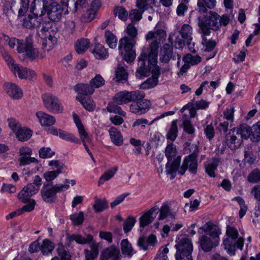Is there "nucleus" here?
<instances>
[{
  "instance_id": "obj_1",
  "label": "nucleus",
  "mask_w": 260,
  "mask_h": 260,
  "mask_svg": "<svg viewBox=\"0 0 260 260\" xmlns=\"http://www.w3.org/2000/svg\"><path fill=\"white\" fill-rule=\"evenodd\" d=\"M158 44L154 42L150 45V50L144 49L138 57V68L136 75L141 78L149 75L151 72L152 78H149L140 85V88L146 89L155 86L158 83L160 74L159 67L157 65Z\"/></svg>"
},
{
  "instance_id": "obj_2",
  "label": "nucleus",
  "mask_w": 260,
  "mask_h": 260,
  "mask_svg": "<svg viewBox=\"0 0 260 260\" xmlns=\"http://www.w3.org/2000/svg\"><path fill=\"white\" fill-rule=\"evenodd\" d=\"M203 230L205 234L200 237V245L203 251L209 252L219 245L221 231L218 226L210 222L204 224Z\"/></svg>"
},
{
  "instance_id": "obj_3",
  "label": "nucleus",
  "mask_w": 260,
  "mask_h": 260,
  "mask_svg": "<svg viewBox=\"0 0 260 260\" xmlns=\"http://www.w3.org/2000/svg\"><path fill=\"white\" fill-rule=\"evenodd\" d=\"M227 237L223 241L224 248L230 255H234L237 249L242 250L244 245V238H238L239 233L234 226L228 225L226 227Z\"/></svg>"
},
{
  "instance_id": "obj_4",
  "label": "nucleus",
  "mask_w": 260,
  "mask_h": 260,
  "mask_svg": "<svg viewBox=\"0 0 260 260\" xmlns=\"http://www.w3.org/2000/svg\"><path fill=\"white\" fill-rule=\"evenodd\" d=\"M1 53L9 69L16 77L29 80L36 77V73L34 71L16 63L9 53L4 50H2Z\"/></svg>"
},
{
  "instance_id": "obj_5",
  "label": "nucleus",
  "mask_w": 260,
  "mask_h": 260,
  "mask_svg": "<svg viewBox=\"0 0 260 260\" xmlns=\"http://www.w3.org/2000/svg\"><path fill=\"white\" fill-rule=\"evenodd\" d=\"M75 180L65 179L63 184H56L51 186L44 185L41 190L42 199L46 203H52L56 198L57 192L67 190L76 184Z\"/></svg>"
},
{
  "instance_id": "obj_6",
  "label": "nucleus",
  "mask_w": 260,
  "mask_h": 260,
  "mask_svg": "<svg viewBox=\"0 0 260 260\" xmlns=\"http://www.w3.org/2000/svg\"><path fill=\"white\" fill-rule=\"evenodd\" d=\"M177 150L176 146L171 143L168 144L165 149V155L168 159L166 165V172L171 175V179L175 177L174 174L178 170L180 164L181 157H176Z\"/></svg>"
},
{
  "instance_id": "obj_7",
  "label": "nucleus",
  "mask_w": 260,
  "mask_h": 260,
  "mask_svg": "<svg viewBox=\"0 0 260 260\" xmlns=\"http://www.w3.org/2000/svg\"><path fill=\"white\" fill-rule=\"evenodd\" d=\"M198 24L202 32L205 35H210L211 29L216 30L221 26L219 15L216 13L210 12L203 18L199 20Z\"/></svg>"
},
{
  "instance_id": "obj_8",
  "label": "nucleus",
  "mask_w": 260,
  "mask_h": 260,
  "mask_svg": "<svg viewBox=\"0 0 260 260\" xmlns=\"http://www.w3.org/2000/svg\"><path fill=\"white\" fill-rule=\"evenodd\" d=\"M19 45L17 48V51L19 53L22 54L25 58L31 60L44 58V53H42L41 49L39 50L35 48L30 40L26 39L24 44Z\"/></svg>"
},
{
  "instance_id": "obj_9",
  "label": "nucleus",
  "mask_w": 260,
  "mask_h": 260,
  "mask_svg": "<svg viewBox=\"0 0 260 260\" xmlns=\"http://www.w3.org/2000/svg\"><path fill=\"white\" fill-rule=\"evenodd\" d=\"M135 43L134 40L127 37H124L119 41V50L121 54H123V52L121 50L122 49L124 50L125 53L123 54V58L127 62L133 61L136 57L135 51L133 49Z\"/></svg>"
},
{
  "instance_id": "obj_10",
  "label": "nucleus",
  "mask_w": 260,
  "mask_h": 260,
  "mask_svg": "<svg viewBox=\"0 0 260 260\" xmlns=\"http://www.w3.org/2000/svg\"><path fill=\"white\" fill-rule=\"evenodd\" d=\"M42 99L44 106L50 112L60 113L63 111V107L56 96L51 93L42 95Z\"/></svg>"
},
{
  "instance_id": "obj_11",
  "label": "nucleus",
  "mask_w": 260,
  "mask_h": 260,
  "mask_svg": "<svg viewBox=\"0 0 260 260\" xmlns=\"http://www.w3.org/2000/svg\"><path fill=\"white\" fill-rule=\"evenodd\" d=\"M241 137L245 138V134L240 128H234L230 131L226 136V142L232 150L238 148L242 144Z\"/></svg>"
},
{
  "instance_id": "obj_12",
  "label": "nucleus",
  "mask_w": 260,
  "mask_h": 260,
  "mask_svg": "<svg viewBox=\"0 0 260 260\" xmlns=\"http://www.w3.org/2000/svg\"><path fill=\"white\" fill-rule=\"evenodd\" d=\"M47 1L43 3V9L51 21H58L62 16V6L57 2H52L48 6H47Z\"/></svg>"
},
{
  "instance_id": "obj_13",
  "label": "nucleus",
  "mask_w": 260,
  "mask_h": 260,
  "mask_svg": "<svg viewBox=\"0 0 260 260\" xmlns=\"http://www.w3.org/2000/svg\"><path fill=\"white\" fill-rule=\"evenodd\" d=\"M197 167L198 165L196 155L190 154L185 157L182 166L180 169H178V170L180 175H183L187 169H188L191 173L196 174Z\"/></svg>"
},
{
  "instance_id": "obj_14",
  "label": "nucleus",
  "mask_w": 260,
  "mask_h": 260,
  "mask_svg": "<svg viewBox=\"0 0 260 260\" xmlns=\"http://www.w3.org/2000/svg\"><path fill=\"white\" fill-rule=\"evenodd\" d=\"M46 36L41 49L42 53H44V57L53 49L57 42V39L54 31L48 32V34H46Z\"/></svg>"
},
{
  "instance_id": "obj_15",
  "label": "nucleus",
  "mask_w": 260,
  "mask_h": 260,
  "mask_svg": "<svg viewBox=\"0 0 260 260\" xmlns=\"http://www.w3.org/2000/svg\"><path fill=\"white\" fill-rule=\"evenodd\" d=\"M150 106V102L143 99L140 101L132 103L130 106V111L135 114H143L149 110Z\"/></svg>"
},
{
  "instance_id": "obj_16",
  "label": "nucleus",
  "mask_w": 260,
  "mask_h": 260,
  "mask_svg": "<svg viewBox=\"0 0 260 260\" xmlns=\"http://www.w3.org/2000/svg\"><path fill=\"white\" fill-rule=\"evenodd\" d=\"M175 247L177 252H192L193 246L191 240L184 236H180L176 241Z\"/></svg>"
},
{
  "instance_id": "obj_17",
  "label": "nucleus",
  "mask_w": 260,
  "mask_h": 260,
  "mask_svg": "<svg viewBox=\"0 0 260 260\" xmlns=\"http://www.w3.org/2000/svg\"><path fill=\"white\" fill-rule=\"evenodd\" d=\"M242 130L245 134V138L250 136L253 142H257L260 140V121L254 124L252 128L246 125L242 127Z\"/></svg>"
},
{
  "instance_id": "obj_18",
  "label": "nucleus",
  "mask_w": 260,
  "mask_h": 260,
  "mask_svg": "<svg viewBox=\"0 0 260 260\" xmlns=\"http://www.w3.org/2000/svg\"><path fill=\"white\" fill-rule=\"evenodd\" d=\"M4 88L6 93L11 98L14 99H20L23 96L22 89L17 85L14 83H5L4 84Z\"/></svg>"
},
{
  "instance_id": "obj_19",
  "label": "nucleus",
  "mask_w": 260,
  "mask_h": 260,
  "mask_svg": "<svg viewBox=\"0 0 260 260\" xmlns=\"http://www.w3.org/2000/svg\"><path fill=\"white\" fill-rule=\"evenodd\" d=\"M21 20L22 26L27 28L37 27L40 25L41 18L35 14H29L23 16Z\"/></svg>"
},
{
  "instance_id": "obj_20",
  "label": "nucleus",
  "mask_w": 260,
  "mask_h": 260,
  "mask_svg": "<svg viewBox=\"0 0 260 260\" xmlns=\"http://www.w3.org/2000/svg\"><path fill=\"white\" fill-rule=\"evenodd\" d=\"M157 210L158 208L155 206L145 212L139 218L140 227L144 228L151 223L156 216Z\"/></svg>"
},
{
  "instance_id": "obj_21",
  "label": "nucleus",
  "mask_w": 260,
  "mask_h": 260,
  "mask_svg": "<svg viewBox=\"0 0 260 260\" xmlns=\"http://www.w3.org/2000/svg\"><path fill=\"white\" fill-rule=\"evenodd\" d=\"M120 251L115 246L111 245L104 249L100 255V260H119Z\"/></svg>"
},
{
  "instance_id": "obj_22",
  "label": "nucleus",
  "mask_w": 260,
  "mask_h": 260,
  "mask_svg": "<svg viewBox=\"0 0 260 260\" xmlns=\"http://www.w3.org/2000/svg\"><path fill=\"white\" fill-rule=\"evenodd\" d=\"M37 117L40 125L43 127H49L53 125L56 122L55 118L43 111H38L36 113Z\"/></svg>"
},
{
  "instance_id": "obj_23",
  "label": "nucleus",
  "mask_w": 260,
  "mask_h": 260,
  "mask_svg": "<svg viewBox=\"0 0 260 260\" xmlns=\"http://www.w3.org/2000/svg\"><path fill=\"white\" fill-rule=\"evenodd\" d=\"M167 34L166 31L162 28H158L157 26H156L154 28V31H149L146 35V39L147 40L155 39V41H153L151 45L154 42H156L158 44V48L159 43L165 40Z\"/></svg>"
},
{
  "instance_id": "obj_24",
  "label": "nucleus",
  "mask_w": 260,
  "mask_h": 260,
  "mask_svg": "<svg viewBox=\"0 0 260 260\" xmlns=\"http://www.w3.org/2000/svg\"><path fill=\"white\" fill-rule=\"evenodd\" d=\"M93 239V237L90 234L87 235L86 237H84L79 234H67L66 236V240L69 243L75 241L77 244H85L90 242Z\"/></svg>"
},
{
  "instance_id": "obj_25",
  "label": "nucleus",
  "mask_w": 260,
  "mask_h": 260,
  "mask_svg": "<svg viewBox=\"0 0 260 260\" xmlns=\"http://www.w3.org/2000/svg\"><path fill=\"white\" fill-rule=\"evenodd\" d=\"M90 42L88 39L80 38L78 39L74 43V48L77 54L84 53L89 48Z\"/></svg>"
},
{
  "instance_id": "obj_26",
  "label": "nucleus",
  "mask_w": 260,
  "mask_h": 260,
  "mask_svg": "<svg viewBox=\"0 0 260 260\" xmlns=\"http://www.w3.org/2000/svg\"><path fill=\"white\" fill-rule=\"evenodd\" d=\"M108 132L112 143L116 146H121L123 143V139L121 132L115 127H111Z\"/></svg>"
},
{
  "instance_id": "obj_27",
  "label": "nucleus",
  "mask_w": 260,
  "mask_h": 260,
  "mask_svg": "<svg viewBox=\"0 0 260 260\" xmlns=\"http://www.w3.org/2000/svg\"><path fill=\"white\" fill-rule=\"evenodd\" d=\"M91 52L98 59H105L109 55L106 49L100 44H96L91 49Z\"/></svg>"
},
{
  "instance_id": "obj_28",
  "label": "nucleus",
  "mask_w": 260,
  "mask_h": 260,
  "mask_svg": "<svg viewBox=\"0 0 260 260\" xmlns=\"http://www.w3.org/2000/svg\"><path fill=\"white\" fill-rule=\"evenodd\" d=\"M74 90L78 93V95L83 96L91 95L94 91V89L90 83L89 84L84 83L78 84L75 86Z\"/></svg>"
},
{
  "instance_id": "obj_29",
  "label": "nucleus",
  "mask_w": 260,
  "mask_h": 260,
  "mask_svg": "<svg viewBox=\"0 0 260 260\" xmlns=\"http://www.w3.org/2000/svg\"><path fill=\"white\" fill-rule=\"evenodd\" d=\"M159 211V220H164L167 218L171 222L175 220V215L170 212V208L168 204L164 203Z\"/></svg>"
},
{
  "instance_id": "obj_30",
  "label": "nucleus",
  "mask_w": 260,
  "mask_h": 260,
  "mask_svg": "<svg viewBox=\"0 0 260 260\" xmlns=\"http://www.w3.org/2000/svg\"><path fill=\"white\" fill-rule=\"evenodd\" d=\"M76 99L81 103L84 108L87 111H92L95 109V105L91 98L82 95H78L76 96Z\"/></svg>"
},
{
  "instance_id": "obj_31",
  "label": "nucleus",
  "mask_w": 260,
  "mask_h": 260,
  "mask_svg": "<svg viewBox=\"0 0 260 260\" xmlns=\"http://www.w3.org/2000/svg\"><path fill=\"white\" fill-rule=\"evenodd\" d=\"M121 250L122 255L124 257H131L135 252L132 244L127 239H123L120 243Z\"/></svg>"
},
{
  "instance_id": "obj_32",
  "label": "nucleus",
  "mask_w": 260,
  "mask_h": 260,
  "mask_svg": "<svg viewBox=\"0 0 260 260\" xmlns=\"http://www.w3.org/2000/svg\"><path fill=\"white\" fill-rule=\"evenodd\" d=\"M172 47L169 44H165L161 50L160 60L162 62H168L172 56Z\"/></svg>"
},
{
  "instance_id": "obj_33",
  "label": "nucleus",
  "mask_w": 260,
  "mask_h": 260,
  "mask_svg": "<svg viewBox=\"0 0 260 260\" xmlns=\"http://www.w3.org/2000/svg\"><path fill=\"white\" fill-rule=\"evenodd\" d=\"M116 80L120 82H125L127 80L128 74L125 66L121 64H118L115 71Z\"/></svg>"
},
{
  "instance_id": "obj_34",
  "label": "nucleus",
  "mask_w": 260,
  "mask_h": 260,
  "mask_svg": "<svg viewBox=\"0 0 260 260\" xmlns=\"http://www.w3.org/2000/svg\"><path fill=\"white\" fill-rule=\"evenodd\" d=\"M113 101L117 105H122L129 103L128 91H123L117 93L113 97Z\"/></svg>"
},
{
  "instance_id": "obj_35",
  "label": "nucleus",
  "mask_w": 260,
  "mask_h": 260,
  "mask_svg": "<svg viewBox=\"0 0 260 260\" xmlns=\"http://www.w3.org/2000/svg\"><path fill=\"white\" fill-rule=\"evenodd\" d=\"M179 32L182 38L188 41L192 40V28L189 24H184L181 26L179 29Z\"/></svg>"
},
{
  "instance_id": "obj_36",
  "label": "nucleus",
  "mask_w": 260,
  "mask_h": 260,
  "mask_svg": "<svg viewBox=\"0 0 260 260\" xmlns=\"http://www.w3.org/2000/svg\"><path fill=\"white\" fill-rule=\"evenodd\" d=\"M17 138L21 141H25L30 138L32 136V131L26 127H21L16 132Z\"/></svg>"
},
{
  "instance_id": "obj_37",
  "label": "nucleus",
  "mask_w": 260,
  "mask_h": 260,
  "mask_svg": "<svg viewBox=\"0 0 260 260\" xmlns=\"http://www.w3.org/2000/svg\"><path fill=\"white\" fill-rule=\"evenodd\" d=\"M54 248V244L50 240L46 239L40 245V250L44 255H47L51 253Z\"/></svg>"
},
{
  "instance_id": "obj_38",
  "label": "nucleus",
  "mask_w": 260,
  "mask_h": 260,
  "mask_svg": "<svg viewBox=\"0 0 260 260\" xmlns=\"http://www.w3.org/2000/svg\"><path fill=\"white\" fill-rule=\"evenodd\" d=\"M118 168L115 167L105 172L100 177L98 182V185L100 186L103 184L105 181L109 180L114 176Z\"/></svg>"
},
{
  "instance_id": "obj_39",
  "label": "nucleus",
  "mask_w": 260,
  "mask_h": 260,
  "mask_svg": "<svg viewBox=\"0 0 260 260\" xmlns=\"http://www.w3.org/2000/svg\"><path fill=\"white\" fill-rule=\"evenodd\" d=\"M216 5V0H198V7L200 11H205L206 8L213 9Z\"/></svg>"
},
{
  "instance_id": "obj_40",
  "label": "nucleus",
  "mask_w": 260,
  "mask_h": 260,
  "mask_svg": "<svg viewBox=\"0 0 260 260\" xmlns=\"http://www.w3.org/2000/svg\"><path fill=\"white\" fill-rule=\"evenodd\" d=\"M184 62H186L190 66H196L198 64L202 61V58L198 55H192L190 54H187L183 58Z\"/></svg>"
},
{
  "instance_id": "obj_41",
  "label": "nucleus",
  "mask_w": 260,
  "mask_h": 260,
  "mask_svg": "<svg viewBox=\"0 0 260 260\" xmlns=\"http://www.w3.org/2000/svg\"><path fill=\"white\" fill-rule=\"evenodd\" d=\"M106 42L111 48H115L117 46V40L115 36L111 31L106 30L105 33Z\"/></svg>"
},
{
  "instance_id": "obj_42",
  "label": "nucleus",
  "mask_w": 260,
  "mask_h": 260,
  "mask_svg": "<svg viewBox=\"0 0 260 260\" xmlns=\"http://www.w3.org/2000/svg\"><path fill=\"white\" fill-rule=\"evenodd\" d=\"M178 136V126L176 121H173L169 128L166 137L168 139L172 141H174Z\"/></svg>"
},
{
  "instance_id": "obj_43",
  "label": "nucleus",
  "mask_w": 260,
  "mask_h": 260,
  "mask_svg": "<svg viewBox=\"0 0 260 260\" xmlns=\"http://www.w3.org/2000/svg\"><path fill=\"white\" fill-rule=\"evenodd\" d=\"M108 207V202L105 199H96L93 208L95 212H100Z\"/></svg>"
},
{
  "instance_id": "obj_44",
  "label": "nucleus",
  "mask_w": 260,
  "mask_h": 260,
  "mask_svg": "<svg viewBox=\"0 0 260 260\" xmlns=\"http://www.w3.org/2000/svg\"><path fill=\"white\" fill-rule=\"evenodd\" d=\"M75 31V23L72 20H67L64 24L63 32L66 35H71Z\"/></svg>"
},
{
  "instance_id": "obj_45",
  "label": "nucleus",
  "mask_w": 260,
  "mask_h": 260,
  "mask_svg": "<svg viewBox=\"0 0 260 260\" xmlns=\"http://www.w3.org/2000/svg\"><path fill=\"white\" fill-rule=\"evenodd\" d=\"M115 103L114 101L113 102H110L107 107V111L110 113H114L122 116H125L126 113L122 110L121 107Z\"/></svg>"
},
{
  "instance_id": "obj_46",
  "label": "nucleus",
  "mask_w": 260,
  "mask_h": 260,
  "mask_svg": "<svg viewBox=\"0 0 260 260\" xmlns=\"http://www.w3.org/2000/svg\"><path fill=\"white\" fill-rule=\"evenodd\" d=\"M114 13L118 18L122 21H126L128 17V13L125 9L122 6H116L114 8Z\"/></svg>"
},
{
  "instance_id": "obj_47",
  "label": "nucleus",
  "mask_w": 260,
  "mask_h": 260,
  "mask_svg": "<svg viewBox=\"0 0 260 260\" xmlns=\"http://www.w3.org/2000/svg\"><path fill=\"white\" fill-rule=\"evenodd\" d=\"M218 160L216 158H213L212 161L209 163L206 166V172L211 177H215L214 171L216 170L218 164Z\"/></svg>"
},
{
  "instance_id": "obj_48",
  "label": "nucleus",
  "mask_w": 260,
  "mask_h": 260,
  "mask_svg": "<svg viewBox=\"0 0 260 260\" xmlns=\"http://www.w3.org/2000/svg\"><path fill=\"white\" fill-rule=\"evenodd\" d=\"M59 137L62 139H64L71 142H74L79 144L81 143L80 141L73 134L63 131L61 129L60 133H59Z\"/></svg>"
},
{
  "instance_id": "obj_49",
  "label": "nucleus",
  "mask_w": 260,
  "mask_h": 260,
  "mask_svg": "<svg viewBox=\"0 0 260 260\" xmlns=\"http://www.w3.org/2000/svg\"><path fill=\"white\" fill-rule=\"evenodd\" d=\"M105 81L100 74H96L94 78H92L89 83L93 89L100 88L105 84Z\"/></svg>"
},
{
  "instance_id": "obj_50",
  "label": "nucleus",
  "mask_w": 260,
  "mask_h": 260,
  "mask_svg": "<svg viewBox=\"0 0 260 260\" xmlns=\"http://www.w3.org/2000/svg\"><path fill=\"white\" fill-rule=\"evenodd\" d=\"M128 94L130 102H137L143 100L145 98V93L142 90L128 91Z\"/></svg>"
},
{
  "instance_id": "obj_51",
  "label": "nucleus",
  "mask_w": 260,
  "mask_h": 260,
  "mask_svg": "<svg viewBox=\"0 0 260 260\" xmlns=\"http://www.w3.org/2000/svg\"><path fill=\"white\" fill-rule=\"evenodd\" d=\"M169 40L172 45L176 48H182L184 45L183 39L177 37L175 34L170 35Z\"/></svg>"
},
{
  "instance_id": "obj_52",
  "label": "nucleus",
  "mask_w": 260,
  "mask_h": 260,
  "mask_svg": "<svg viewBox=\"0 0 260 260\" xmlns=\"http://www.w3.org/2000/svg\"><path fill=\"white\" fill-rule=\"evenodd\" d=\"M55 155V152L50 147H42L39 150V155L41 158H50Z\"/></svg>"
},
{
  "instance_id": "obj_53",
  "label": "nucleus",
  "mask_w": 260,
  "mask_h": 260,
  "mask_svg": "<svg viewBox=\"0 0 260 260\" xmlns=\"http://www.w3.org/2000/svg\"><path fill=\"white\" fill-rule=\"evenodd\" d=\"M186 114L182 115V125L184 131L189 134H192L194 132V128L190 123V121L188 118H186Z\"/></svg>"
},
{
  "instance_id": "obj_54",
  "label": "nucleus",
  "mask_w": 260,
  "mask_h": 260,
  "mask_svg": "<svg viewBox=\"0 0 260 260\" xmlns=\"http://www.w3.org/2000/svg\"><path fill=\"white\" fill-rule=\"evenodd\" d=\"M233 200L236 201L238 203L240 207V209L239 211V217L240 218H243V217L245 215L247 210V206L245 204V202L243 199L240 197H237L234 198Z\"/></svg>"
},
{
  "instance_id": "obj_55",
  "label": "nucleus",
  "mask_w": 260,
  "mask_h": 260,
  "mask_svg": "<svg viewBox=\"0 0 260 260\" xmlns=\"http://www.w3.org/2000/svg\"><path fill=\"white\" fill-rule=\"evenodd\" d=\"M70 219L74 225H78L81 224L84 219V213L82 211L78 213H74L70 215Z\"/></svg>"
},
{
  "instance_id": "obj_56",
  "label": "nucleus",
  "mask_w": 260,
  "mask_h": 260,
  "mask_svg": "<svg viewBox=\"0 0 260 260\" xmlns=\"http://www.w3.org/2000/svg\"><path fill=\"white\" fill-rule=\"evenodd\" d=\"M1 39L6 42L8 41V45L11 48H14L16 44L17 45V48L20 46L19 44H24V43L23 40H18L15 38H9L8 36L5 35H3Z\"/></svg>"
},
{
  "instance_id": "obj_57",
  "label": "nucleus",
  "mask_w": 260,
  "mask_h": 260,
  "mask_svg": "<svg viewBox=\"0 0 260 260\" xmlns=\"http://www.w3.org/2000/svg\"><path fill=\"white\" fill-rule=\"evenodd\" d=\"M19 165L20 166H26L30 163H38V160L35 157H32L30 156L20 155L19 158Z\"/></svg>"
},
{
  "instance_id": "obj_58",
  "label": "nucleus",
  "mask_w": 260,
  "mask_h": 260,
  "mask_svg": "<svg viewBox=\"0 0 260 260\" xmlns=\"http://www.w3.org/2000/svg\"><path fill=\"white\" fill-rule=\"evenodd\" d=\"M99 243L92 242L90 243V250L85 249V254H90L91 255L94 256V257H97L99 253Z\"/></svg>"
},
{
  "instance_id": "obj_59",
  "label": "nucleus",
  "mask_w": 260,
  "mask_h": 260,
  "mask_svg": "<svg viewBox=\"0 0 260 260\" xmlns=\"http://www.w3.org/2000/svg\"><path fill=\"white\" fill-rule=\"evenodd\" d=\"M142 13L137 9L131 10L128 15L129 18L133 23L140 21L142 19Z\"/></svg>"
},
{
  "instance_id": "obj_60",
  "label": "nucleus",
  "mask_w": 260,
  "mask_h": 260,
  "mask_svg": "<svg viewBox=\"0 0 260 260\" xmlns=\"http://www.w3.org/2000/svg\"><path fill=\"white\" fill-rule=\"evenodd\" d=\"M247 180L251 183H257L260 181V171L258 169H255L251 172L248 177Z\"/></svg>"
},
{
  "instance_id": "obj_61",
  "label": "nucleus",
  "mask_w": 260,
  "mask_h": 260,
  "mask_svg": "<svg viewBox=\"0 0 260 260\" xmlns=\"http://www.w3.org/2000/svg\"><path fill=\"white\" fill-rule=\"evenodd\" d=\"M30 197H31V196L29 194V193L26 189H25L24 187L17 195V198L19 200L24 203H27L29 200H31L30 199Z\"/></svg>"
},
{
  "instance_id": "obj_62",
  "label": "nucleus",
  "mask_w": 260,
  "mask_h": 260,
  "mask_svg": "<svg viewBox=\"0 0 260 260\" xmlns=\"http://www.w3.org/2000/svg\"><path fill=\"white\" fill-rule=\"evenodd\" d=\"M255 156H254L251 149V147H248L247 149L244 151V159L249 164H253L255 160Z\"/></svg>"
},
{
  "instance_id": "obj_63",
  "label": "nucleus",
  "mask_w": 260,
  "mask_h": 260,
  "mask_svg": "<svg viewBox=\"0 0 260 260\" xmlns=\"http://www.w3.org/2000/svg\"><path fill=\"white\" fill-rule=\"evenodd\" d=\"M136 222V220L134 217H129L124 222H123V230L125 233H127L130 231L133 227L134 226L135 223Z\"/></svg>"
},
{
  "instance_id": "obj_64",
  "label": "nucleus",
  "mask_w": 260,
  "mask_h": 260,
  "mask_svg": "<svg viewBox=\"0 0 260 260\" xmlns=\"http://www.w3.org/2000/svg\"><path fill=\"white\" fill-rule=\"evenodd\" d=\"M176 260H192L190 252H176Z\"/></svg>"
}]
</instances>
